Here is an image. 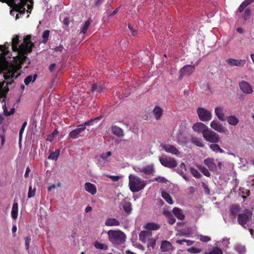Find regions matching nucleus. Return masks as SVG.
<instances>
[{
  "instance_id": "obj_1",
  "label": "nucleus",
  "mask_w": 254,
  "mask_h": 254,
  "mask_svg": "<svg viewBox=\"0 0 254 254\" xmlns=\"http://www.w3.org/2000/svg\"><path fill=\"white\" fill-rule=\"evenodd\" d=\"M31 35H27L24 38L23 43L19 46H18L20 42L19 36L15 35L12 39V49L13 52H17V55L13 58L11 63L14 66L16 65L19 66V70L22 67V64L27 59L26 55L31 53L35 46L31 41Z\"/></svg>"
},
{
  "instance_id": "obj_2",
  "label": "nucleus",
  "mask_w": 254,
  "mask_h": 254,
  "mask_svg": "<svg viewBox=\"0 0 254 254\" xmlns=\"http://www.w3.org/2000/svg\"><path fill=\"white\" fill-rule=\"evenodd\" d=\"M5 45H0V74L3 73V77L6 81L15 80L20 75L19 66L12 64L5 58L7 51L5 50Z\"/></svg>"
},
{
  "instance_id": "obj_3",
  "label": "nucleus",
  "mask_w": 254,
  "mask_h": 254,
  "mask_svg": "<svg viewBox=\"0 0 254 254\" xmlns=\"http://www.w3.org/2000/svg\"><path fill=\"white\" fill-rule=\"evenodd\" d=\"M14 81V80H12L11 79H9V81H5L4 80H3L2 81H0V102L1 101L2 103H4V104L2 105V109L3 110L4 115L6 116H9L12 115L15 112V109L13 108H11L10 111H8L5 103L6 95L9 90L8 85H11Z\"/></svg>"
},
{
  "instance_id": "obj_4",
  "label": "nucleus",
  "mask_w": 254,
  "mask_h": 254,
  "mask_svg": "<svg viewBox=\"0 0 254 254\" xmlns=\"http://www.w3.org/2000/svg\"><path fill=\"white\" fill-rule=\"evenodd\" d=\"M128 179L129 189L133 192L141 190L144 188L146 185V181L134 175L130 174Z\"/></svg>"
},
{
  "instance_id": "obj_5",
  "label": "nucleus",
  "mask_w": 254,
  "mask_h": 254,
  "mask_svg": "<svg viewBox=\"0 0 254 254\" xmlns=\"http://www.w3.org/2000/svg\"><path fill=\"white\" fill-rule=\"evenodd\" d=\"M107 234L109 240L114 245H121L126 242V235L121 230H110Z\"/></svg>"
},
{
  "instance_id": "obj_6",
  "label": "nucleus",
  "mask_w": 254,
  "mask_h": 254,
  "mask_svg": "<svg viewBox=\"0 0 254 254\" xmlns=\"http://www.w3.org/2000/svg\"><path fill=\"white\" fill-rule=\"evenodd\" d=\"M159 159L162 165L168 168H174L177 167L178 164L174 158L167 156L160 157Z\"/></svg>"
},
{
  "instance_id": "obj_7",
  "label": "nucleus",
  "mask_w": 254,
  "mask_h": 254,
  "mask_svg": "<svg viewBox=\"0 0 254 254\" xmlns=\"http://www.w3.org/2000/svg\"><path fill=\"white\" fill-rule=\"evenodd\" d=\"M199 120L203 122H207L211 120L212 114L209 111L203 108L199 107L196 110Z\"/></svg>"
},
{
  "instance_id": "obj_8",
  "label": "nucleus",
  "mask_w": 254,
  "mask_h": 254,
  "mask_svg": "<svg viewBox=\"0 0 254 254\" xmlns=\"http://www.w3.org/2000/svg\"><path fill=\"white\" fill-rule=\"evenodd\" d=\"M203 138L207 141L212 143H217L219 141V136L218 134L209 129L203 134Z\"/></svg>"
},
{
  "instance_id": "obj_9",
  "label": "nucleus",
  "mask_w": 254,
  "mask_h": 254,
  "mask_svg": "<svg viewBox=\"0 0 254 254\" xmlns=\"http://www.w3.org/2000/svg\"><path fill=\"white\" fill-rule=\"evenodd\" d=\"M252 217V214L247 211L245 213H240L238 216V222L239 224L246 228V225L249 219Z\"/></svg>"
},
{
  "instance_id": "obj_10",
  "label": "nucleus",
  "mask_w": 254,
  "mask_h": 254,
  "mask_svg": "<svg viewBox=\"0 0 254 254\" xmlns=\"http://www.w3.org/2000/svg\"><path fill=\"white\" fill-rule=\"evenodd\" d=\"M195 66L194 65L187 64L184 66L180 70L179 78L181 79L183 76L190 75L194 70Z\"/></svg>"
},
{
  "instance_id": "obj_11",
  "label": "nucleus",
  "mask_w": 254,
  "mask_h": 254,
  "mask_svg": "<svg viewBox=\"0 0 254 254\" xmlns=\"http://www.w3.org/2000/svg\"><path fill=\"white\" fill-rule=\"evenodd\" d=\"M210 126L213 129L218 132L224 133L226 134L228 131L227 129L223 126L221 124H220L217 120L212 121L210 123Z\"/></svg>"
},
{
  "instance_id": "obj_12",
  "label": "nucleus",
  "mask_w": 254,
  "mask_h": 254,
  "mask_svg": "<svg viewBox=\"0 0 254 254\" xmlns=\"http://www.w3.org/2000/svg\"><path fill=\"white\" fill-rule=\"evenodd\" d=\"M192 129L194 131L201 133L202 135L206 133L209 129L208 127L203 123L198 122L194 124L192 126Z\"/></svg>"
},
{
  "instance_id": "obj_13",
  "label": "nucleus",
  "mask_w": 254,
  "mask_h": 254,
  "mask_svg": "<svg viewBox=\"0 0 254 254\" xmlns=\"http://www.w3.org/2000/svg\"><path fill=\"white\" fill-rule=\"evenodd\" d=\"M84 131L83 126H78L76 128L70 131L68 134V139H76L82 131Z\"/></svg>"
},
{
  "instance_id": "obj_14",
  "label": "nucleus",
  "mask_w": 254,
  "mask_h": 254,
  "mask_svg": "<svg viewBox=\"0 0 254 254\" xmlns=\"http://www.w3.org/2000/svg\"><path fill=\"white\" fill-rule=\"evenodd\" d=\"M239 87L242 91L245 94H251L253 92V90L251 85L245 81H242L239 83Z\"/></svg>"
},
{
  "instance_id": "obj_15",
  "label": "nucleus",
  "mask_w": 254,
  "mask_h": 254,
  "mask_svg": "<svg viewBox=\"0 0 254 254\" xmlns=\"http://www.w3.org/2000/svg\"><path fill=\"white\" fill-rule=\"evenodd\" d=\"M163 149L167 152L178 156L180 154V152L177 148L173 145H164L163 146Z\"/></svg>"
},
{
  "instance_id": "obj_16",
  "label": "nucleus",
  "mask_w": 254,
  "mask_h": 254,
  "mask_svg": "<svg viewBox=\"0 0 254 254\" xmlns=\"http://www.w3.org/2000/svg\"><path fill=\"white\" fill-rule=\"evenodd\" d=\"M226 62L231 66H237L242 67L246 64L245 60H235L232 58L228 59Z\"/></svg>"
},
{
  "instance_id": "obj_17",
  "label": "nucleus",
  "mask_w": 254,
  "mask_h": 254,
  "mask_svg": "<svg viewBox=\"0 0 254 254\" xmlns=\"http://www.w3.org/2000/svg\"><path fill=\"white\" fill-rule=\"evenodd\" d=\"M85 190L92 195L95 194L97 192V189L95 185L89 182L85 183Z\"/></svg>"
},
{
  "instance_id": "obj_18",
  "label": "nucleus",
  "mask_w": 254,
  "mask_h": 254,
  "mask_svg": "<svg viewBox=\"0 0 254 254\" xmlns=\"http://www.w3.org/2000/svg\"><path fill=\"white\" fill-rule=\"evenodd\" d=\"M223 108L221 107H216L215 109V113L217 118L221 121L226 120V117L224 113Z\"/></svg>"
},
{
  "instance_id": "obj_19",
  "label": "nucleus",
  "mask_w": 254,
  "mask_h": 254,
  "mask_svg": "<svg viewBox=\"0 0 254 254\" xmlns=\"http://www.w3.org/2000/svg\"><path fill=\"white\" fill-rule=\"evenodd\" d=\"M152 236V233L150 232L147 231H142L139 234V240L143 243H145L146 239L149 238Z\"/></svg>"
},
{
  "instance_id": "obj_20",
  "label": "nucleus",
  "mask_w": 254,
  "mask_h": 254,
  "mask_svg": "<svg viewBox=\"0 0 254 254\" xmlns=\"http://www.w3.org/2000/svg\"><path fill=\"white\" fill-rule=\"evenodd\" d=\"M204 163L210 170H213L216 168V165L214 162L213 159L210 158L205 159L204 160Z\"/></svg>"
},
{
  "instance_id": "obj_21",
  "label": "nucleus",
  "mask_w": 254,
  "mask_h": 254,
  "mask_svg": "<svg viewBox=\"0 0 254 254\" xmlns=\"http://www.w3.org/2000/svg\"><path fill=\"white\" fill-rule=\"evenodd\" d=\"M172 244L168 241L162 242L161 249L163 252H169L172 249Z\"/></svg>"
},
{
  "instance_id": "obj_22",
  "label": "nucleus",
  "mask_w": 254,
  "mask_h": 254,
  "mask_svg": "<svg viewBox=\"0 0 254 254\" xmlns=\"http://www.w3.org/2000/svg\"><path fill=\"white\" fill-rule=\"evenodd\" d=\"M240 210V207L238 205L233 204L230 206V214L235 217Z\"/></svg>"
},
{
  "instance_id": "obj_23",
  "label": "nucleus",
  "mask_w": 254,
  "mask_h": 254,
  "mask_svg": "<svg viewBox=\"0 0 254 254\" xmlns=\"http://www.w3.org/2000/svg\"><path fill=\"white\" fill-rule=\"evenodd\" d=\"M120 222L115 218H109L106 222L105 225L107 226H117L120 225Z\"/></svg>"
},
{
  "instance_id": "obj_24",
  "label": "nucleus",
  "mask_w": 254,
  "mask_h": 254,
  "mask_svg": "<svg viewBox=\"0 0 254 254\" xmlns=\"http://www.w3.org/2000/svg\"><path fill=\"white\" fill-rule=\"evenodd\" d=\"M173 212L176 217L179 219L183 220L185 218V215L181 209L175 207L173 209Z\"/></svg>"
},
{
  "instance_id": "obj_25",
  "label": "nucleus",
  "mask_w": 254,
  "mask_h": 254,
  "mask_svg": "<svg viewBox=\"0 0 254 254\" xmlns=\"http://www.w3.org/2000/svg\"><path fill=\"white\" fill-rule=\"evenodd\" d=\"M18 204L17 202H14L12 205L11 212V217L14 220L16 219L18 216Z\"/></svg>"
},
{
  "instance_id": "obj_26",
  "label": "nucleus",
  "mask_w": 254,
  "mask_h": 254,
  "mask_svg": "<svg viewBox=\"0 0 254 254\" xmlns=\"http://www.w3.org/2000/svg\"><path fill=\"white\" fill-rule=\"evenodd\" d=\"M155 118L158 120L160 119L163 114L162 109L159 106H156L153 110Z\"/></svg>"
},
{
  "instance_id": "obj_27",
  "label": "nucleus",
  "mask_w": 254,
  "mask_h": 254,
  "mask_svg": "<svg viewBox=\"0 0 254 254\" xmlns=\"http://www.w3.org/2000/svg\"><path fill=\"white\" fill-rule=\"evenodd\" d=\"M139 171H142V173L146 175H151L154 172V168L153 165H148L144 167L141 168V170H139Z\"/></svg>"
},
{
  "instance_id": "obj_28",
  "label": "nucleus",
  "mask_w": 254,
  "mask_h": 254,
  "mask_svg": "<svg viewBox=\"0 0 254 254\" xmlns=\"http://www.w3.org/2000/svg\"><path fill=\"white\" fill-rule=\"evenodd\" d=\"M111 130L113 134L119 137H121L124 135L123 130L117 126H112Z\"/></svg>"
},
{
  "instance_id": "obj_29",
  "label": "nucleus",
  "mask_w": 254,
  "mask_h": 254,
  "mask_svg": "<svg viewBox=\"0 0 254 254\" xmlns=\"http://www.w3.org/2000/svg\"><path fill=\"white\" fill-rule=\"evenodd\" d=\"M144 227L147 230H157L160 229V226L156 223H147Z\"/></svg>"
},
{
  "instance_id": "obj_30",
  "label": "nucleus",
  "mask_w": 254,
  "mask_h": 254,
  "mask_svg": "<svg viewBox=\"0 0 254 254\" xmlns=\"http://www.w3.org/2000/svg\"><path fill=\"white\" fill-rule=\"evenodd\" d=\"M123 208L127 214L130 213L132 210L131 203L129 201H124L123 204Z\"/></svg>"
},
{
  "instance_id": "obj_31",
  "label": "nucleus",
  "mask_w": 254,
  "mask_h": 254,
  "mask_svg": "<svg viewBox=\"0 0 254 254\" xmlns=\"http://www.w3.org/2000/svg\"><path fill=\"white\" fill-rule=\"evenodd\" d=\"M13 3L14 8L16 11L21 13H24L25 11V5L20 3H15V1L12 2Z\"/></svg>"
},
{
  "instance_id": "obj_32",
  "label": "nucleus",
  "mask_w": 254,
  "mask_h": 254,
  "mask_svg": "<svg viewBox=\"0 0 254 254\" xmlns=\"http://www.w3.org/2000/svg\"><path fill=\"white\" fill-rule=\"evenodd\" d=\"M227 120L228 123L232 126H236L239 122V119L235 116H229L227 117Z\"/></svg>"
},
{
  "instance_id": "obj_33",
  "label": "nucleus",
  "mask_w": 254,
  "mask_h": 254,
  "mask_svg": "<svg viewBox=\"0 0 254 254\" xmlns=\"http://www.w3.org/2000/svg\"><path fill=\"white\" fill-rule=\"evenodd\" d=\"M38 75L37 74H34L33 76L29 75L27 76L24 80V82L26 85H28L31 82H34L37 79Z\"/></svg>"
},
{
  "instance_id": "obj_34",
  "label": "nucleus",
  "mask_w": 254,
  "mask_h": 254,
  "mask_svg": "<svg viewBox=\"0 0 254 254\" xmlns=\"http://www.w3.org/2000/svg\"><path fill=\"white\" fill-rule=\"evenodd\" d=\"M162 197L169 203L172 204L173 201L171 195L167 192L162 191L161 192Z\"/></svg>"
},
{
  "instance_id": "obj_35",
  "label": "nucleus",
  "mask_w": 254,
  "mask_h": 254,
  "mask_svg": "<svg viewBox=\"0 0 254 254\" xmlns=\"http://www.w3.org/2000/svg\"><path fill=\"white\" fill-rule=\"evenodd\" d=\"M164 214L166 217H168V223L170 225H173L175 223L176 219L170 212L166 211L164 212Z\"/></svg>"
},
{
  "instance_id": "obj_36",
  "label": "nucleus",
  "mask_w": 254,
  "mask_h": 254,
  "mask_svg": "<svg viewBox=\"0 0 254 254\" xmlns=\"http://www.w3.org/2000/svg\"><path fill=\"white\" fill-rule=\"evenodd\" d=\"M191 142L198 147H203L204 146L202 139L200 138L193 137L191 139Z\"/></svg>"
},
{
  "instance_id": "obj_37",
  "label": "nucleus",
  "mask_w": 254,
  "mask_h": 254,
  "mask_svg": "<svg viewBox=\"0 0 254 254\" xmlns=\"http://www.w3.org/2000/svg\"><path fill=\"white\" fill-rule=\"evenodd\" d=\"M210 148L214 152L223 153L224 150L221 149L219 145L216 143H213L209 145Z\"/></svg>"
},
{
  "instance_id": "obj_38",
  "label": "nucleus",
  "mask_w": 254,
  "mask_h": 254,
  "mask_svg": "<svg viewBox=\"0 0 254 254\" xmlns=\"http://www.w3.org/2000/svg\"><path fill=\"white\" fill-rule=\"evenodd\" d=\"M92 20H91L90 18H89L87 19V20L84 23L82 27V29H81V33H83V34H85L87 31V30L91 24V22Z\"/></svg>"
},
{
  "instance_id": "obj_39",
  "label": "nucleus",
  "mask_w": 254,
  "mask_h": 254,
  "mask_svg": "<svg viewBox=\"0 0 254 254\" xmlns=\"http://www.w3.org/2000/svg\"><path fill=\"white\" fill-rule=\"evenodd\" d=\"M50 33V31L49 30H46L43 32V33L42 34V38H43V40L42 41V43L45 44L47 42V41L49 39Z\"/></svg>"
},
{
  "instance_id": "obj_40",
  "label": "nucleus",
  "mask_w": 254,
  "mask_h": 254,
  "mask_svg": "<svg viewBox=\"0 0 254 254\" xmlns=\"http://www.w3.org/2000/svg\"><path fill=\"white\" fill-rule=\"evenodd\" d=\"M60 151L59 149H56L55 151L52 152L49 156L48 158L52 160H57L60 155Z\"/></svg>"
},
{
  "instance_id": "obj_41",
  "label": "nucleus",
  "mask_w": 254,
  "mask_h": 254,
  "mask_svg": "<svg viewBox=\"0 0 254 254\" xmlns=\"http://www.w3.org/2000/svg\"><path fill=\"white\" fill-rule=\"evenodd\" d=\"M94 245L98 249L106 250L108 249V247L106 244L100 243L97 241L94 243Z\"/></svg>"
},
{
  "instance_id": "obj_42",
  "label": "nucleus",
  "mask_w": 254,
  "mask_h": 254,
  "mask_svg": "<svg viewBox=\"0 0 254 254\" xmlns=\"http://www.w3.org/2000/svg\"><path fill=\"white\" fill-rule=\"evenodd\" d=\"M184 242L186 243V244L188 246H190L193 245L194 242L193 241L185 239L177 240L176 241V243L180 245H182Z\"/></svg>"
},
{
  "instance_id": "obj_43",
  "label": "nucleus",
  "mask_w": 254,
  "mask_h": 254,
  "mask_svg": "<svg viewBox=\"0 0 254 254\" xmlns=\"http://www.w3.org/2000/svg\"><path fill=\"white\" fill-rule=\"evenodd\" d=\"M199 169L201 171V172L202 173H203V174L204 175H205V176H206V177H210V176L211 174L210 173V172L208 171V170L207 168H206L205 167H204V166H200L199 167Z\"/></svg>"
},
{
  "instance_id": "obj_44",
  "label": "nucleus",
  "mask_w": 254,
  "mask_h": 254,
  "mask_svg": "<svg viewBox=\"0 0 254 254\" xmlns=\"http://www.w3.org/2000/svg\"><path fill=\"white\" fill-rule=\"evenodd\" d=\"M190 171L191 174L192 175V176L194 177H195V178L197 179V178H200L201 175H200V173L195 168L191 167L190 169Z\"/></svg>"
},
{
  "instance_id": "obj_45",
  "label": "nucleus",
  "mask_w": 254,
  "mask_h": 254,
  "mask_svg": "<svg viewBox=\"0 0 254 254\" xmlns=\"http://www.w3.org/2000/svg\"><path fill=\"white\" fill-rule=\"evenodd\" d=\"M92 92L97 91L99 93L102 92L103 91V88L101 86H98L96 84H93L91 89Z\"/></svg>"
},
{
  "instance_id": "obj_46",
  "label": "nucleus",
  "mask_w": 254,
  "mask_h": 254,
  "mask_svg": "<svg viewBox=\"0 0 254 254\" xmlns=\"http://www.w3.org/2000/svg\"><path fill=\"white\" fill-rule=\"evenodd\" d=\"M208 254H223L222 250L218 247L213 248Z\"/></svg>"
},
{
  "instance_id": "obj_47",
  "label": "nucleus",
  "mask_w": 254,
  "mask_h": 254,
  "mask_svg": "<svg viewBox=\"0 0 254 254\" xmlns=\"http://www.w3.org/2000/svg\"><path fill=\"white\" fill-rule=\"evenodd\" d=\"M36 189L34 188L33 189L31 186H30L29 187L28 192V197L31 198L33 197L35 195Z\"/></svg>"
},
{
  "instance_id": "obj_48",
  "label": "nucleus",
  "mask_w": 254,
  "mask_h": 254,
  "mask_svg": "<svg viewBox=\"0 0 254 254\" xmlns=\"http://www.w3.org/2000/svg\"><path fill=\"white\" fill-rule=\"evenodd\" d=\"M187 251L191 254H197L201 252V250L198 248L192 247L188 249Z\"/></svg>"
},
{
  "instance_id": "obj_49",
  "label": "nucleus",
  "mask_w": 254,
  "mask_h": 254,
  "mask_svg": "<svg viewBox=\"0 0 254 254\" xmlns=\"http://www.w3.org/2000/svg\"><path fill=\"white\" fill-rule=\"evenodd\" d=\"M251 15V9L249 8L245 9L244 14V19L246 20L249 19L250 16Z\"/></svg>"
},
{
  "instance_id": "obj_50",
  "label": "nucleus",
  "mask_w": 254,
  "mask_h": 254,
  "mask_svg": "<svg viewBox=\"0 0 254 254\" xmlns=\"http://www.w3.org/2000/svg\"><path fill=\"white\" fill-rule=\"evenodd\" d=\"M24 240H25V249H26V250H28L29 248L30 243L31 240V237L29 236L26 237L24 238Z\"/></svg>"
},
{
  "instance_id": "obj_51",
  "label": "nucleus",
  "mask_w": 254,
  "mask_h": 254,
  "mask_svg": "<svg viewBox=\"0 0 254 254\" xmlns=\"http://www.w3.org/2000/svg\"><path fill=\"white\" fill-rule=\"evenodd\" d=\"M156 245V240L154 239L153 238H149V241L147 244L148 247H152V248H154Z\"/></svg>"
},
{
  "instance_id": "obj_52",
  "label": "nucleus",
  "mask_w": 254,
  "mask_h": 254,
  "mask_svg": "<svg viewBox=\"0 0 254 254\" xmlns=\"http://www.w3.org/2000/svg\"><path fill=\"white\" fill-rule=\"evenodd\" d=\"M199 240L200 241L204 243L208 242L211 240V239L210 237L207 236H203L202 235H200L199 236Z\"/></svg>"
},
{
  "instance_id": "obj_53",
  "label": "nucleus",
  "mask_w": 254,
  "mask_h": 254,
  "mask_svg": "<svg viewBox=\"0 0 254 254\" xmlns=\"http://www.w3.org/2000/svg\"><path fill=\"white\" fill-rule=\"evenodd\" d=\"M106 177L111 179L114 182H117L119 180L120 177L119 176H112L110 175H106Z\"/></svg>"
},
{
  "instance_id": "obj_54",
  "label": "nucleus",
  "mask_w": 254,
  "mask_h": 254,
  "mask_svg": "<svg viewBox=\"0 0 254 254\" xmlns=\"http://www.w3.org/2000/svg\"><path fill=\"white\" fill-rule=\"evenodd\" d=\"M3 45H6V47H5V50L6 51V52L5 53L6 54H5V58H6V57H7V58H11L8 55L9 53V51L8 50L9 49V46L10 45V43H7V42H5Z\"/></svg>"
},
{
  "instance_id": "obj_55",
  "label": "nucleus",
  "mask_w": 254,
  "mask_h": 254,
  "mask_svg": "<svg viewBox=\"0 0 254 254\" xmlns=\"http://www.w3.org/2000/svg\"><path fill=\"white\" fill-rule=\"evenodd\" d=\"M55 52H62L64 49V47L63 45H60L59 46H57L54 48L52 49Z\"/></svg>"
},
{
  "instance_id": "obj_56",
  "label": "nucleus",
  "mask_w": 254,
  "mask_h": 254,
  "mask_svg": "<svg viewBox=\"0 0 254 254\" xmlns=\"http://www.w3.org/2000/svg\"><path fill=\"white\" fill-rule=\"evenodd\" d=\"M112 154V153L111 151H108L106 153H102L101 154V155L100 156V157L103 159H106L108 157L111 156Z\"/></svg>"
},
{
  "instance_id": "obj_57",
  "label": "nucleus",
  "mask_w": 254,
  "mask_h": 254,
  "mask_svg": "<svg viewBox=\"0 0 254 254\" xmlns=\"http://www.w3.org/2000/svg\"><path fill=\"white\" fill-rule=\"evenodd\" d=\"M247 7L246 5L245 4V3H244L243 2L240 4L239 6L238 11L240 12H242L243 11L244 9Z\"/></svg>"
},
{
  "instance_id": "obj_58",
  "label": "nucleus",
  "mask_w": 254,
  "mask_h": 254,
  "mask_svg": "<svg viewBox=\"0 0 254 254\" xmlns=\"http://www.w3.org/2000/svg\"><path fill=\"white\" fill-rule=\"evenodd\" d=\"M128 28L131 31L132 35L134 36H136L137 34V32L134 30L133 28L130 24L128 25Z\"/></svg>"
},
{
  "instance_id": "obj_59",
  "label": "nucleus",
  "mask_w": 254,
  "mask_h": 254,
  "mask_svg": "<svg viewBox=\"0 0 254 254\" xmlns=\"http://www.w3.org/2000/svg\"><path fill=\"white\" fill-rule=\"evenodd\" d=\"M202 186L205 192L207 194H209V189L208 186L204 183H202Z\"/></svg>"
},
{
  "instance_id": "obj_60",
  "label": "nucleus",
  "mask_w": 254,
  "mask_h": 254,
  "mask_svg": "<svg viewBox=\"0 0 254 254\" xmlns=\"http://www.w3.org/2000/svg\"><path fill=\"white\" fill-rule=\"evenodd\" d=\"M24 129L23 128H21L20 129L19 132V143H21V139H22V135L24 131Z\"/></svg>"
},
{
  "instance_id": "obj_61",
  "label": "nucleus",
  "mask_w": 254,
  "mask_h": 254,
  "mask_svg": "<svg viewBox=\"0 0 254 254\" xmlns=\"http://www.w3.org/2000/svg\"><path fill=\"white\" fill-rule=\"evenodd\" d=\"M120 7H121V6H120L118 7H117L115 10H114L112 12V13L110 14L109 17H111V16H114V15H115L118 12Z\"/></svg>"
},
{
  "instance_id": "obj_62",
  "label": "nucleus",
  "mask_w": 254,
  "mask_h": 254,
  "mask_svg": "<svg viewBox=\"0 0 254 254\" xmlns=\"http://www.w3.org/2000/svg\"><path fill=\"white\" fill-rule=\"evenodd\" d=\"M30 172V169L29 167H27L26 171H25V173L24 175L25 178H26L28 177L29 174Z\"/></svg>"
},
{
  "instance_id": "obj_63",
  "label": "nucleus",
  "mask_w": 254,
  "mask_h": 254,
  "mask_svg": "<svg viewBox=\"0 0 254 254\" xmlns=\"http://www.w3.org/2000/svg\"><path fill=\"white\" fill-rule=\"evenodd\" d=\"M254 1V0H245L243 1L247 6Z\"/></svg>"
},
{
  "instance_id": "obj_64",
  "label": "nucleus",
  "mask_w": 254,
  "mask_h": 254,
  "mask_svg": "<svg viewBox=\"0 0 254 254\" xmlns=\"http://www.w3.org/2000/svg\"><path fill=\"white\" fill-rule=\"evenodd\" d=\"M56 66V64H51L50 66H49V70L51 71V72H52L54 70V68Z\"/></svg>"
}]
</instances>
